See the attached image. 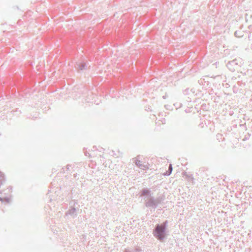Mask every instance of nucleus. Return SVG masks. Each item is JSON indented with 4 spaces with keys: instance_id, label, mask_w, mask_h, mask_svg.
Instances as JSON below:
<instances>
[{
    "instance_id": "f257e3e1",
    "label": "nucleus",
    "mask_w": 252,
    "mask_h": 252,
    "mask_svg": "<svg viewBox=\"0 0 252 252\" xmlns=\"http://www.w3.org/2000/svg\"><path fill=\"white\" fill-rule=\"evenodd\" d=\"M168 220H165L161 224L157 223L153 230V236L158 241L163 242L167 236V227Z\"/></svg>"
},
{
    "instance_id": "f03ea898",
    "label": "nucleus",
    "mask_w": 252,
    "mask_h": 252,
    "mask_svg": "<svg viewBox=\"0 0 252 252\" xmlns=\"http://www.w3.org/2000/svg\"><path fill=\"white\" fill-rule=\"evenodd\" d=\"M69 204L70 205V208L66 211L65 215L66 216L70 215L73 218H75L77 217V212L79 210L78 208L75 207V204H77V202L73 200L70 202Z\"/></svg>"
},
{
    "instance_id": "7ed1b4c3",
    "label": "nucleus",
    "mask_w": 252,
    "mask_h": 252,
    "mask_svg": "<svg viewBox=\"0 0 252 252\" xmlns=\"http://www.w3.org/2000/svg\"><path fill=\"white\" fill-rule=\"evenodd\" d=\"M241 62L239 60L234 59L229 61L226 64L227 68L231 71H234L237 67L240 66Z\"/></svg>"
},
{
    "instance_id": "20e7f679",
    "label": "nucleus",
    "mask_w": 252,
    "mask_h": 252,
    "mask_svg": "<svg viewBox=\"0 0 252 252\" xmlns=\"http://www.w3.org/2000/svg\"><path fill=\"white\" fill-rule=\"evenodd\" d=\"M145 205L146 207L150 209V211L151 212L152 211V209L154 211L158 206L156 204L155 201V198L153 196H151L149 199L145 200Z\"/></svg>"
},
{
    "instance_id": "39448f33",
    "label": "nucleus",
    "mask_w": 252,
    "mask_h": 252,
    "mask_svg": "<svg viewBox=\"0 0 252 252\" xmlns=\"http://www.w3.org/2000/svg\"><path fill=\"white\" fill-rule=\"evenodd\" d=\"M151 191L150 190V189L147 188H144L140 192V196H151Z\"/></svg>"
},
{
    "instance_id": "423d86ee",
    "label": "nucleus",
    "mask_w": 252,
    "mask_h": 252,
    "mask_svg": "<svg viewBox=\"0 0 252 252\" xmlns=\"http://www.w3.org/2000/svg\"><path fill=\"white\" fill-rule=\"evenodd\" d=\"M165 196L163 195H160L157 197L156 198H155V201L158 206L159 204H161L162 202L164 201L165 200Z\"/></svg>"
},
{
    "instance_id": "0eeeda50",
    "label": "nucleus",
    "mask_w": 252,
    "mask_h": 252,
    "mask_svg": "<svg viewBox=\"0 0 252 252\" xmlns=\"http://www.w3.org/2000/svg\"><path fill=\"white\" fill-rule=\"evenodd\" d=\"M135 164L140 168L145 170L147 168L146 165H144L142 163V162L140 160H135Z\"/></svg>"
},
{
    "instance_id": "6e6552de",
    "label": "nucleus",
    "mask_w": 252,
    "mask_h": 252,
    "mask_svg": "<svg viewBox=\"0 0 252 252\" xmlns=\"http://www.w3.org/2000/svg\"><path fill=\"white\" fill-rule=\"evenodd\" d=\"M87 64L86 63H83L82 64H77V68L78 70H83L87 69Z\"/></svg>"
},
{
    "instance_id": "1a4fd4ad",
    "label": "nucleus",
    "mask_w": 252,
    "mask_h": 252,
    "mask_svg": "<svg viewBox=\"0 0 252 252\" xmlns=\"http://www.w3.org/2000/svg\"><path fill=\"white\" fill-rule=\"evenodd\" d=\"M5 181L4 174L0 171V186L2 185Z\"/></svg>"
},
{
    "instance_id": "9d476101",
    "label": "nucleus",
    "mask_w": 252,
    "mask_h": 252,
    "mask_svg": "<svg viewBox=\"0 0 252 252\" xmlns=\"http://www.w3.org/2000/svg\"><path fill=\"white\" fill-rule=\"evenodd\" d=\"M1 192L0 191V194H1ZM9 200H10L9 198L7 197L2 198L0 196V201H1L2 202H5L6 203H9Z\"/></svg>"
},
{
    "instance_id": "9b49d317",
    "label": "nucleus",
    "mask_w": 252,
    "mask_h": 252,
    "mask_svg": "<svg viewBox=\"0 0 252 252\" xmlns=\"http://www.w3.org/2000/svg\"><path fill=\"white\" fill-rule=\"evenodd\" d=\"M241 32L240 31H236L234 33V35L236 37H241L242 35H241Z\"/></svg>"
},
{
    "instance_id": "f8f14e48",
    "label": "nucleus",
    "mask_w": 252,
    "mask_h": 252,
    "mask_svg": "<svg viewBox=\"0 0 252 252\" xmlns=\"http://www.w3.org/2000/svg\"><path fill=\"white\" fill-rule=\"evenodd\" d=\"M172 173V171L168 170L166 172L163 173L164 176H169Z\"/></svg>"
},
{
    "instance_id": "ddd939ff",
    "label": "nucleus",
    "mask_w": 252,
    "mask_h": 252,
    "mask_svg": "<svg viewBox=\"0 0 252 252\" xmlns=\"http://www.w3.org/2000/svg\"><path fill=\"white\" fill-rule=\"evenodd\" d=\"M168 170L172 171L173 168H172V165L171 164H169V167H168Z\"/></svg>"
},
{
    "instance_id": "4468645a",
    "label": "nucleus",
    "mask_w": 252,
    "mask_h": 252,
    "mask_svg": "<svg viewBox=\"0 0 252 252\" xmlns=\"http://www.w3.org/2000/svg\"><path fill=\"white\" fill-rule=\"evenodd\" d=\"M133 251H134V252H140V250L136 248V249H134Z\"/></svg>"
},
{
    "instance_id": "2eb2a0df",
    "label": "nucleus",
    "mask_w": 252,
    "mask_h": 252,
    "mask_svg": "<svg viewBox=\"0 0 252 252\" xmlns=\"http://www.w3.org/2000/svg\"><path fill=\"white\" fill-rule=\"evenodd\" d=\"M69 167H70V165H67L66 167V169L67 170H69Z\"/></svg>"
},
{
    "instance_id": "dca6fc26",
    "label": "nucleus",
    "mask_w": 252,
    "mask_h": 252,
    "mask_svg": "<svg viewBox=\"0 0 252 252\" xmlns=\"http://www.w3.org/2000/svg\"><path fill=\"white\" fill-rule=\"evenodd\" d=\"M249 138V137H247L246 136H245V138H244L243 140H247Z\"/></svg>"
},
{
    "instance_id": "f3484780",
    "label": "nucleus",
    "mask_w": 252,
    "mask_h": 252,
    "mask_svg": "<svg viewBox=\"0 0 252 252\" xmlns=\"http://www.w3.org/2000/svg\"><path fill=\"white\" fill-rule=\"evenodd\" d=\"M162 98H163V99H165V98H166V95H163V96H162Z\"/></svg>"
},
{
    "instance_id": "a211bd4d",
    "label": "nucleus",
    "mask_w": 252,
    "mask_h": 252,
    "mask_svg": "<svg viewBox=\"0 0 252 252\" xmlns=\"http://www.w3.org/2000/svg\"><path fill=\"white\" fill-rule=\"evenodd\" d=\"M85 155H86V156H88V155H89V153H87V152H85Z\"/></svg>"
},
{
    "instance_id": "6ab92c4d",
    "label": "nucleus",
    "mask_w": 252,
    "mask_h": 252,
    "mask_svg": "<svg viewBox=\"0 0 252 252\" xmlns=\"http://www.w3.org/2000/svg\"><path fill=\"white\" fill-rule=\"evenodd\" d=\"M125 252H130V251H128V250H126Z\"/></svg>"
},
{
    "instance_id": "aec40b11",
    "label": "nucleus",
    "mask_w": 252,
    "mask_h": 252,
    "mask_svg": "<svg viewBox=\"0 0 252 252\" xmlns=\"http://www.w3.org/2000/svg\"><path fill=\"white\" fill-rule=\"evenodd\" d=\"M250 136V134L248 133V136L249 137Z\"/></svg>"
}]
</instances>
